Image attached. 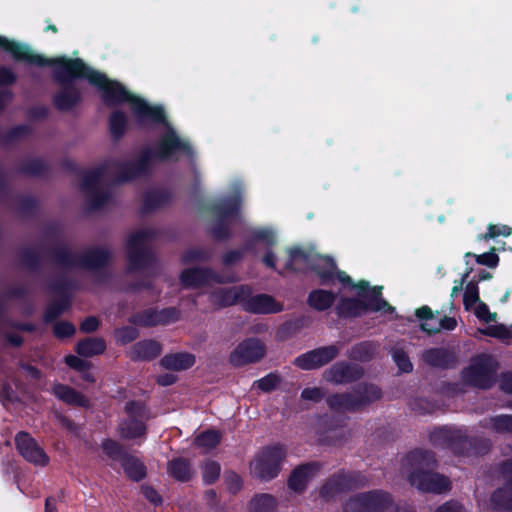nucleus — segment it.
<instances>
[{
    "instance_id": "nucleus-63",
    "label": "nucleus",
    "mask_w": 512,
    "mask_h": 512,
    "mask_svg": "<svg viewBox=\"0 0 512 512\" xmlns=\"http://www.w3.org/2000/svg\"><path fill=\"white\" fill-rule=\"evenodd\" d=\"M240 258V253L237 252V251H231L229 253H227L224 257V262L227 263V264H230V263H233L234 261H236L237 259Z\"/></svg>"
},
{
    "instance_id": "nucleus-34",
    "label": "nucleus",
    "mask_w": 512,
    "mask_h": 512,
    "mask_svg": "<svg viewBox=\"0 0 512 512\" xmlns=\"http://www.w3.org/2000/svg\"><path fill=\"white\" fill-rule=\"evenodd\" d=\"M252 240L264 245H273L277 242V232L271 227L256 228L252 232Z\"/></svg>"
},
{
    "instance_id": "nucleus-17",
    "label": "nucleus",
    "mask_w": 512,
    "mask_h": 512,
    "mask_svg": "<svg viewBox=\"0 0 512 512\" xmlns=\"http://www.w3.org/2000/svg\"><path fill=\"white\" fill-rule=\"evenodd\" d=\"M504 473L507 482L493 494L492 501L499 509L512 510V460L505 463Z\"/></svg>"
},
{
    "instance_id": "nucleus-58",
    "label": "nucleus",
    "mask_w": 512,
    "mask_h": 512,
    "mask_svg": "<svg viewBox=\"0 0 512 512\" xmlns=\"http://www.w3.org/2000/svg\"><path fill=\"white\" fill-rule=\"evenodd\" d=\"M176 377L173 374L166 373L158 377L157 382L162 386H168L175 382Z\"/></svg>"
},
{
    "instance_id": "nucleus-4",
    "label": "nucleus",
    "mask_w": 512,
    "mask_h": 512,
    "mask_svg": "<svg viewBox=\"0 0 512 512\" xmlns=\"http://www.w3.org/2000/svg\"><path fill=\"white\" fill-rule=\"evenodd\" d=\"M353 297L341 298L337 312L341 316H359L368 310L383 313H394L390 306L380 297L381 287H369L365 281L351 285Z\"/></svg>"
},
{
    "instance_id": "nucleus-41",
    "label": "nucleus",
    "mask_w": 512,
    "mask_h": 512,
    "mask_svg": "<svg viewBox=\"0 0 512 512\" xmlns=\"http://www.w3.org/2000/svg\"><path fill=\"white\" fill-rule=\"evenodd\" d=\"M392 358L401 372L407 373L412 371V363L406 353L400 348H394L392 350Z\"/></svg>"
},
{
    "instance_id": "nucleus-33",
    "label": "nucleus",
    "mask_w": 512,
    "mask_h": 512,
    "mask_svg": "<svg viewBox=\"0 0 512 512\" xmlns=\"http://www.w3.org/2000/svg\"><path fill=\"white\" fill-rule=\"evenodd\" d=\"M168 470L174 478L180 481L188 480L192 475L189 464L182 459L171 461L169 463Z\"/></svg>"
},
{
    "instance_id": "nucleus-56",
    "label": "nucleus",
    "mask_w": 512,
    "mask_h": 512,
    "mask_svg": "<svg viewBox=\"0 0 512 512\" xmlns=\"http://www.w3.org/2000/svg\"><path fill=\"white\" fill-rule=\"evenodd\" d=\"M437 512H465L463 507L457 502H449L440 506Z\"/></svg>"
},
{
    "instance_id": "nucleus-32",
    "label": "nucleus",
    "mask_w": 512,
    "mask_h": 512,
    "mask_svg": "<svg viewBox=\"0 0 512 512\" xmlns=\"http://www.w3.org/2000/svg\"><path fill=\"white\" fill-rule=\"evenodd\" d=\"M220 434L215 430H208L201 434H199L195 438V446L203 449L204 451H208L218 445L220 442Z\"/></svg>"
},
{
    "instance_id": "nucleus-12",
    "label": "nucleus",
    "mask_w": 512,
    "mask_h": 512,
    "mask_svg": "<svg viewBox=\"0 0 512 512\" xmlns=\"http://www.w3.org/2000/svg\"><path fill=\"white\" fill-rule=\"evenodd\" d=\"M358 394L357 397L348 394L334 395L328 400L329 406L340 411L354 410L370 401L378 399L380 397V390L373 385L365 386L363 391L358 392Z\"/></svg>"
},
{
    "instance_id": "nucleus-62",
    "label": "nucleus",
    "mask_w": 512,
    "mask_h": 512,
    "mask_svg": "<svg viewBox=\"0 0 512 512\" xmlns=\"http://www.w3.org/2000/svg\"><path fill=\"white\" fill-rule=\"evenodd\" d=\"M11 100V94L7 91L0 93V112L4 109L7 103Z\"/></svg>"
},
{
    "instance_id": "nucleus-7",
    "label": "nucleus",
    "mask_w": 512,
    "mask_h": 512,
    "mask_svg": "<svg viewBox=\"0 0 512 512\" xmlns=\"http://www.w3.org/2000/svg\"><path fill=\"white\" fill-rule=\"evenodd\" d=\"M240 204V186H237L231 196L225 197L215 206L211 230L216 238L228 235V226L237 218Z\"/></svg>"
},
{
    "instance_id": "nucleus-48",
    "label": "nucleus",
    "mask_w": 512,
    "mask_h": 512,
    "mask_svg": "<svg viewBox=\"0 0 512 512\" xmlns=\"http://www.w3.org/2000/svg\"><path fill=\"white\" fill-rule=\"evenodd\" d=\"M75 327L68 322H58L54 325V334L58 338H65L73 335Z\"/></svg>"
},
{
    "instance_id": "nucleus-59",
    "label": "nucleus",
    "mask_w": 512,
    "mask_h": 512,
    "mask_svg": "<svg viewBox=\"0 0 512 512\" xmlns=\"http://www.w3.org/2000/svg\"><path fill=\"white\" fill-rule=\"evenodd\" d=\"M501 387L504 391L512 393V374H506L502 377Z\"/></svg>"
},
{
    "instance_id": "nucleus-31",
    "label": "nucleus",
    "mask_w": 512,
    "mask_h": 512,
    "mask_svg": "<svg viewBox=\"0 0 512 512\" xmlns=\"http://www.w3.org/2000/svg\"><path fill=\"white\" fill-rule=\"evenodd\" d=\"M109 125L110 132L113 135V137L119 138L126 131V128L128 126V118L122 111L115 110L112 112L110 116Z\"/></svg>"
},
{
    "instance_id": "nucleus-14",
    "label": "nucleus",
    "mask_w": 512,
    "mask_h": 512,
    "mask_svg": "<svg viewBox=\"0 0 512 512\" xmlns=\"http://www.w3.org/2000/svg\"><path fill=\"white\" fill-rule=\"evenodd\" d=\"M231 280V277H221L209 269L202 268L186 269L180 275V283L185 288L213 286Z\"/></svg>"
},
{
    "instance_id": "nucleus-55",
    "label": "nucleus",
    "mask_w": 512,
    "mask_h": 512,
    "mask_svg": "<svg viewBox=\"0 0 512 512\" xmlns=\"http://www.w3.org/2000/svg\"><path fill=\"white\" fill-rule=\"evenodd\" d=\"M457 325V321L453 317H444L439 319V331L440 330H453Z\"/></svg>"
},
{
    "instance_id": "nucleus-6",
    "label": "nucleus",
    "mask_w": 512,
    "mask_h": 512,
    "mask_svg": "<svg viewBox=\"0 0 512 512\" xmlns=\"http://www.w3.org/2000/svg\"><path fill=\"white\" fill-rule=\"evenodd\" d=\"M285 457L286 450L283 446L265 447L250 463L251 474L262 480H271L280 472Z\"/></svg>"
},
{
    "instance_id": "nucleus-27",
    "label": "nucleus",
    "mask_w": 512,
    "mask_h": 512,
    "mask_svg": "<svg viewBox=\"0 0 512 512\" xmlns=\"http://www.w3.org/2000/svg\"><path fill=\"white\" fill-rule=\"evenodd\" d=\"M416 316L422 320L420 327L423 331L427 333H437L439 332V318L432 315L431 310L424 306L416 310Z\"/></svg>"
},
{
    "instance_id": "nucleus-5",
    "label": "nucleus",
    "mask_w": 512,
    "mask_h": 512,
    "mask_svg": "<svg viewBox=\"0 0 512 512\" xmlns=\"http://www.w3.org/2000/svg\"><path fill=\"white\" fill-rule=\"evenodd\" d=\"M159 161V142L152 149L143 151L140 159L136 163H110L93 173L85 186L97 185L99 180L107 174L116 173L115 180L123 182L144 172L150 163Z\"/></svg>"
},
{
    "instance_id": "nucleus-54",
    "label": "nucleus",
    "mask_w": 512,
    "mask_h": 512,
    "mask_svg": "<svg viewBox=\"0 0 512 512\" xmlns=\"http://www.w3.org/2000/svg\"><path fill=\"white\" fill-rule=\"evenodd\" d=\"M99 325L98 320L95 317H88L81 324V330L84 332H93Z\"/></svg>"
},
{
    "instance_id": "nucleus-60",
    "label": "nucleus",
    "mask_w": 512,
    "mask_h": 512,
    "mask_svg": "<svg viewBox=\"0 0 512 512\" xmlns=\"http://www.w3.org/2000/svg\"><path fill=\"white\" fill-rule=\"evenodd\" d=\"M201 257L202 253L199 250H189L183 255V261L186 263L200 259Z\"/></svg>"
},
{
    "instance_id": "nucleus-50",
    "label": "nucleus",
    "mask_w": 512,
    "mask_h": 512,
    "mask_svg": "<svg viewBox=\"0 0 512 512\" xmlns=\"http://www.w3.org/2000/svg\"><path fill=\"white\" fill-rule=\"evenodd\" d=\"M301 397L306 401L317 402L323 397V392L318 387L305 388L301 393Z\"/></svg>"
},
{
    "instance_id": "nucleus-9",
    "label": "nucleus",
    "mask_w": 512,
    "mask_h": 512,
    "mask_svg": "<svg viewBox=\"0 0 512 512\" xmlns=\"http://www.w3.org/2000/svg\"><path fill=\"white\" fill-rule=\"evenodd\" d=\"M497 363L491 356L481 355L475 357L470 365L463 371V380L479 388H488L495 379Z\"/></svg>"
},
{
    "instance_id": "nucleus-35",
    "label": "nucleus",
    "mask_w": 512,
    "mask_h": 512,
    "mask_svg": "<svg viewBox=\"0 0 512 512\" xmlns=\"http://www.w3.org/2000/svg\"><path fill=\"white\" fill-rule=\"evenodd\" d=\"M478 333L506 340L512 336V327H506L502 324L490 325L484 329H478Z\"/></svg>"
},
{
    "instance_id": "nucleus-19",
    "label": "nucleus",
    "mask_w": 512,
    "mask_h": 512,
    "mask_svg": "<svg viewBox=\"0 0 512 512\" xmlns=\"http://www.w3.org/2000/svg\"><path fill=\"white\" fill-rule=\"evenodd\" d=\"M317 472V465L306 464L296 468L288 481V486L295 492H301L307 483L315 476Z\"/></svg>"
},
{
    "instance_id": "nucleus-28",
    "label": "nucleus",
    "mask_w": 512,
    "mask_h": 512,
    "mask_svg": "<svg viewBox=\"0 0 512 512\" xmlns=\"http://www.w3.org/2000/svg\"><path fill=\"white\" fill-rule=\"evenodd\" d=\"M105 350V343L102 339H86L77 345V352L84 357H91L102 353Z\"/></svg>"
},
{
    "instance_id": "nucleus-2",
    "label": "nucleus",
    "mask_w": 512,
    "mask_h": 512,
    "mask_svg": "<svg viewBox=\"0 0 512 512\" xmlns=\"http://www.w3.org/2000/svg\"><path fill=\"white\" fill-rule=\"evenodd\" d=\"M211 302L216 306H229L240 303L245 310L257 314L279 313L284 309L282 303L268 294L251 295L247 286L221 288L211 293Z\"/></svg>"
},
{
    "instance_id": "nucleus-13",
    "label": "nucleus",
    "mask_w": 512,
    "mask_h": 512,
    "mask_svg": "<svg viewBox=\"0 0 512 512\" xmlns=\"http://www.w3.org/2000/svg\"><path fill=\"white\" fill-rule=\"evenodd\" d=\"M266 349L264 344L256 338L241 342L230 354V362L235 366L259 361L264 357Z\"/></svg>"
},
{
    "instance_id": "nucleus-64",
    "label": "nucleus",
    "mask_w": 512,
    "mask_h": 512,
    "mask_svg": "<svg viewBox=\"0 0 512 512\" xmlns=\"http://www.w3.org/2000/svg\"><path fill=\"white\" fill-rule=\"evenodd\" d=\"M45 512H57L55 500L48 498L45 503Z\"/></svg>"
},
{
    "instance_id": "nucleus-46",
    "label": "nucleus",
    "mask_w": 512,
    "mask_h": 512,
    "mask_svg": "<svg viewBox=\"0 0 512 512\" xmlns=\"http://www.w3.org/2000/svg\"><path fill=\"white\" fill-rule=\"evenodd\" d=\"M220 473V467L216 462H208L203 468V478L207 483H212L217 479Z\"/></svg>"
},
{
    "instance_id": "nucleus-26",
    "label": "nucleus",
    "mask_w": 512,
    "mask_h": 512,
    "mask_svg": "<svg viewBox=\"0 0 512 512\" xmlns=\"http://www.w3.org/2000/svg\"><path fill=\"white\" fill-rule=\"evenodd\" d=\"M122 466L127 476L135 481H139L146 475L144 464L133 456H125Z\"/></svg>"
},
{
    "instance_id": "nucleus-24",
    "label": "nucleus",
    "mask_w": 512,
    "mask_h": 512,
    "mask_svg": "<svg viewBox=\"0 0 512 512\" xmlns=\"http://www.w3.org/2000/svg\"><path fill=\"white\" fill-rule=\"evenodd\" d=\"M179 318V313L173 309L149 312L140 322L144 325L168 324Z\"/></svg>"
},
{
    "instance_id": "nucleus-23",
    "label": "nucleus",
    "mask_w": 512,
    "mask_h": 512,
    "mask_svg": "<svg viewBox=\"0 0 512 512\" xmlns=\"http://www.w3.org/2000/svg\"><path fill=\"white\" fill-rule=\"evenodd\" d=\"M80 99L79 91L73 86L64 87L54 98L55 105L61 110H68Z\"/></svg>"
},
{
    "instance_id": "nucleus-49",
    "label": "nucleus",
    "mask_w": 512,
    "mask_h": 512,
    "mask_svg": "<svg viewBox=\"0 0 512 512\" xmlns=\"http://www.w3.org/2000/svg\"><path fill=\"white\" fill-rule=\"evenodd\" d=\"M116 337L121 343H128L137 337V331L133 327H126L116 331Z\"/></svg>"
},
{
    "instance_id": "nucleus-18",
    "label": "nucleus",
    "mask_w": 512,
    "mask_h": 512,
    "mask_svg": "<svg viewBox=\"0 0 512 512\" xmlns=\"http://www.w3.org/2000/svg\"><path fill=\"white\" fill-rule=\"evenodd\" d=\"M360 374L361 371L356 366L337 363L333 365L329 370L325 371L324 378L328 382L340 384L357 379Z\"/></svg>"
},
{
    "instance_id": "nucleus-57",
    "label": "nucleus",
    "mask_w": 512,
    "mask_h": 512,
    "mask_svg": "<svg viewBox=\"0 0 512 512\" xmlns=\"http://www.w3.org/2000/svg\"><path fill=\"white\" fill-rule=\"evenodd\" d=\"M30 128L26 125H21L13 129L9 134V139L21 137L29 132Z\"/></svg>"
},
{
    "instance_id": "nucleus-53",
    "label": "nucleus",
    "mask_w": 512,
    "mask_h": 512,
    "mask_svg": "<svg viewBox=\"0 0 512 512\" xmlns=\"http://www.w3.org/2000/svg\"><path fill=\"white\" fill-rule=\"evenodd\" d=\"M14 80L15 75L10 69L0 68V85L11 84Z\"/></svg>"
},
{
    "instance_id": "nucleus-51",
    "label": "nucleus",
    "mask_w": 512,
    "mask_h": 512,
    "mask_svg": "<svg viewBox=\"0 0 512 512\" xmlns=\"http://www.w3.org/2000/svg\"><path fill=\"white\" fill-rule=\"evenodd\" d=\"M65 362L71 368L77 369L79 371L84 370L87 367V363L77 356L69 355L65 358Z\"/></svg>"
},
{
    "instance_id": "nucleus-1",
    "label": "nucleus",
    "mask_w": 512,
    "mask_h": 512,
    "mask_svg": "<svg viewBox=\"0 0 512 512\" xmlns=\"http://www.w3.org/2000/svg\"><path fill=\"white\" fill-rule=\"evenodd\" d=\"M435 464L431 453L414 451L407 456L403 473L418 490L442 493L450 488V482L443 475L434 472Z\"/></svg>"
},
{
    "instance_id": "nucleus-37",
    "label": "nucleus",
    "mask_w": 512,
    "mask_h": 512,
    "mask_svg": "<svg viewBox=\"0 0 512 512\" xmlns=\"http://www.w3.org/2000/svg\"><path fill=\"white\" fill-rule=\"evenodd\" d=\"M101 448L103 453L113 461L121 460L126 456L123 454L121 446L114 440L106 439L102 442Z\"/></svg>"
},
{
    "instance_id": "nucleus-29",
    "label": "nucleus",
    "mask_w": 512,
    "mask_h": 512,
    "mask_svg": "<svg viewBox=\"0 0 512 512\" xmlns=\"http://www.w3.org/2000/svg\"><path fill=\"white\" fill-rule=\"evenodd\" d=\"M276 499L269 494L254 497L250 502L249 512H275Z\"/></svg>"
},
{
    "instance_id": "nucleus-10",
    "label": "nucleus",
    "mask_w": 512,
    "mask_h": 512,
    "mask_svg": "<svg viewBox=\"0 0 512 512\" xmlns=\"http://www.w3.org/2000/svg\"><path fill=\"white\" fill-rule=\"evenodd\" d=\"M152 236L149 229H143L133 233L127 243L129 268L136 270L146 267L151 261V255L147 249L146 241Z\"/></svg>"
},
{
    "instance_id": "nucleus-52",
    "label": "nucleus",
    "mask_w": 512,
    "mask_h": 512,
    "mask_svg": "<svg viewBox=\"0 0 512 512\" xmlns=\"http://www.w3.org/2000/svg\"><path fill=\"white\" fill-rule=\"evenodd\" d=\"M142 492L147 500H149L153 504H158L161 502V497L157 493L156 490H154L150 486H143Z\"/></svg>"
},
{
    "instance_id": "nucleus-40",
    "label": "nucleus",
    "mask_w": 512,
    "mask_h": 512,
    "mask_svg": "<svg viewBox=\"0 0 512 512\" xmlns=\"http://www.w3.org/2000/svg\"><path fill=\"white\" fill-rule=\"evenodd\" d=\"M281 379L278 374L270 373L265 377L255 381L253 387L258 388L262 392H270L274 390L280 383Z\"/></svg>"
},
{
    "instance_id": "nucleus-43",
    "label": "nucleus",
    "mask_w": 512,
    "mask_h": 512,
    "mask_svg": "<svg viewBox=\"0 0 512 512\" xmlns=\"http://www.w3.org/2000/svg\"><path fill=\"white\" fill-rule=\"evenodd\" d=\"M471 311L474 313V315L479 320H481L485 323H490V322L496 321V317H497L496 313L490 312L488 306L482 301L475 304L472 307Z\"/></svg>"
},
{
    "instance_id": "nucleus-36",
    "label": "nucleus",
    "mask_w": 512,
    "mask_h": 512,
    "mask_svg": "<svg viewBox=\"0 0 512 512\" xmlns=\"http://www.w3.org/2000/svg\"><path fill=\"white\" fill-rule=\"evenodd\" d=\"M487 427L496 432H512V416H495L489 420V422L487 423Z\"/></svg>"
},
{
    "instance_id": "nucleus-3",
    "label": "nucleus",
    "mask_w": 512,
    "mask_h": 512,
    "mask_svg": "<svg viewBox=\"0 0 512 512\" xmlns=\"http://www.w3.org/2000/svg\"><path fill=\"white\" fill-rule=\"evenodd\" d=\"M288 259L284 264L285 270L304 271L311 268L326 284L338 279L343 284H351V279L344 272L336 271L335 263L328 257L321 256L314 251L306 252L299 248L287 250Z\"/></svg>"
},
{
    "instance_id": "nucleus-20",
    "label": "nucleus",
    "mask_w": 512,
    "mask_h": 512,
    "mask_svg": "<svg viewBox=\"0 0 512 512\" xmlns=\"http://www.w3.org/2000/svg\"><path fill=\"white\" fill-rule=\"evenodd\" d=\"M160 364L169 370L182 371L195 364V356L188 352L168 354L161 359Z\"/></svg>"
},
{
    "instance_id": "nucleus-22",
    "label": "nucleus",
    "mask_w": 512,
    "mask_h": 512,
    "mask_svg": "<svg viewBox=\"0 0 512 512\" xmlns=\"http://www.w3.org/2000/svg\"><path fill=\"white\" fill-rule=\"evenodd\" d=\"M336 295L324 289H315L308 295V305L317 311L327 310L335 302Z\"/></svg>"
},
{
    "instance_id": "nucleus-42",
    "label": "nucleus",
    "mask_w": 512,
    "mask_h": 512,
    "mask_svg": "<svg viewBox=\"0 0 512 512\" xmlns=\"http://www.w3.org/2000/svg\"><path fill=\"white\" fill-rule=\"evenodd\" d=\"M445 358L446 352L439 348L426 350L423 354L424 361L433 366H442L445 362Z\"/></svg>"
},
{
    "instance_id": "nucleus-45",
    "label": "nucleus",
    "mask_w": 512,
    "mask_h": 512,
    "mask_svg": "<svg viewBox=\"0 0 512 512\" xmlns=\"http://www.w3.org/2000/svg\"><path fill=\"white\" fill-rule=\"evenodd\" d=\"M342 488V481L340 479H332L323 486L321 493L324 497L330 498L334 497Z\"/></svg>"
},
{
    "instance_id": "nucleus-25",
    "label": "nucleus",
    "mask_w": 512,
    "mask_h": 512,
    "mask_svg": "<svg viewBox=\"0 0 512 512\" xmlns=\"http://www.w3.org/2000/svg\"><path fill=\"white\" fill-rule=\"evenodd\" d=\"M110 257L109 252L104 248L89 250L81 259V264L87 268H97L105 264Z\"/></svg>"
},
{
    "instance_id": "nucleus-21",
    "label": "nucleus",
    "mask_w": 512,
    "mask_h": 512,
    "mask_svg": "<svg viewBox=\"0 0 512 512\" xmlns=\"http://www.w3.org/2000/svg\"><path fill=\"white\" fill-rule=\"evenodd\" d=\"M161 346L158 342L147 340L138 342L130 349V357L135 360H150L158 356Z\"/></svg>"
},
{
    "instance_id": "nucleus-8",
    "label": "nucleus",
    "mask_w": 512,
    "mask_h": 512,
    "mask_svg": "<svg viewBox=\"0 0 512 512\" xmlns=\"http://www.w3.org/2000/svg\"><path fill=\"white\" fill-rule=\"evenodd\" d=\"M349 505L356 512H413L408 505L394 504L388 494L378 491L362 494Z\"/></svg>"
},
{
    "instance_id": "nucleus-47",
    "label": "nucleus",
    "mask_w": 512,
    "mask_h": 512,
    "mask_svg": "<svg viewBox=\"0 0 512 512\" xmlns=\"http://www.w3.org/2000/svg\"><path fill=\"white\" fill-rule=\"evenodd\" d=\"M512 233V228L507 225H490L484 239L495 238L497 236H509Z\"/></svg>"
},
{
    "instance_id": "nucleus-30",
    "label": "nucleus",
    "mask_w": 512,
    "mask_h": 512,
    "mask_svg": "<svg viewBox=\"0 0 512 512\" xmlns=\"http://www.w3.org/2000/svg\"><path fill=\"white\" fill-rule=\"evenodd\" d=\"M54 393L59 399L69 404L80 406H85L87 404V400L82 395L67 386L56 385L54 387Z\"/></svg>"
},
{
    "instance_id": "nucleus-11",
    "label": "nucleus",
    "mask_w": 512,
    "mask_h": 512,
    "mask_svg": "<svg viewBox=\"0 0 512 512\" xmlns=\"http://www.w3.org/2000/svg\"><path fill=\"white\" fill-rule=\"evenodd\" d=\"M127 419L119 425V433L126 440H143L146 427L143 422V407L136 402H128L125 406Z\"/></svg>"
},
{
    "instance_id": "nucleus-38",
    "label": "nucleus",
    "mask_w": 512,
    "mask_h": 512,
    "mask_svg": "<svg viewBox=\"0 0 512 512\" xmlns=\"http://www.w3.org/2000/svg\"><path fill=\"white\" fill-rule=\"evenodd\" d=\"M471 258H475V261L478 264L486 265V266L491 267V268L496 267L498 265V262H499V258H498L497 254L494 251H490V252L483 253V254H480V255H476V254H472V253H466L465 254V261H466L467 265L470 263V259Z\"/></svg>"
},
{
    "instance_id": "nucleus-15",
    "label": "nucleus",
    "mask_w": 512,
    "mask_h": 512,
    "mask_svg": "<svg viewBox=\"0 0 512 512\" xmlns=\"http://www.w3.org/2000/svg\"><path fill=\"white\" fill-rule=\"evenodd\" d=\"M15 442L17 450L25 460L39 466L48 464V455L29 434L25 432L18 433Z\"/></svg>"
},
{
    "instance_id": "nucleus-39",
    "label": "nucleus",
    "mask_w": 512,
    "mask_h": 512,
    "mask_svg": "<svg viewBox=\"0 0 512 512\" xmlns=\"http://www.w3.org/2000/svg\"><path fill=\"white\" fill-rule=\"evenodd\" d=\"M463 302L466 310H472V307L480 302L477 283L471 281L466 285Z\"/></svg>"
},
{
    "instance_id": "nucleus-61",
    "label": "nucleus",
    "mask_w": 512,
    "mask_h": 512,
    "mask_svg": "<svg viewBox=\"0 0 512 512\" xmlns=\"http://www.w3.org/2000/svg\"><path fill=\"white\" fill-rule=\"evenodd\" d=\"M263 263L268 267L275 268L276 267L275 255L271 251L267 252L265 254V256L263 257Z\"/></svg>"
},
{
    "instance_id": "nucleus-16",
    "label": "nucleus",
    "mask_w": 512,
    "mask_h": 512,
    "mask_svg": "<svg viewBox=\"0 0 512 512\" xmlns=\"http://www.w3.org/2000/svg\"><path fill=\"white\" fill-rule=\"evenodd\" d=\"M338 349L327 346L304 353L294 360V364L303 370L317 369L336 357Z\"/></svg>"
},
{
    "instance_id": "nucleus-44",
    "label": "nucleus",
    "mask_w": 512,
    "mask_h": 512,
    "mask_svg": "<svg viewBox=\"0 0 512 512\" xmlns=\"http://www.w3.org/2000/svg\"><path fill=\"white\" fill-rule=\"evenodd\" d=\"M375 350L376 347L373 344L363 343L354 349L353 355L360 360H367L373 355Z\"/></svg>"
}]
</instances>
